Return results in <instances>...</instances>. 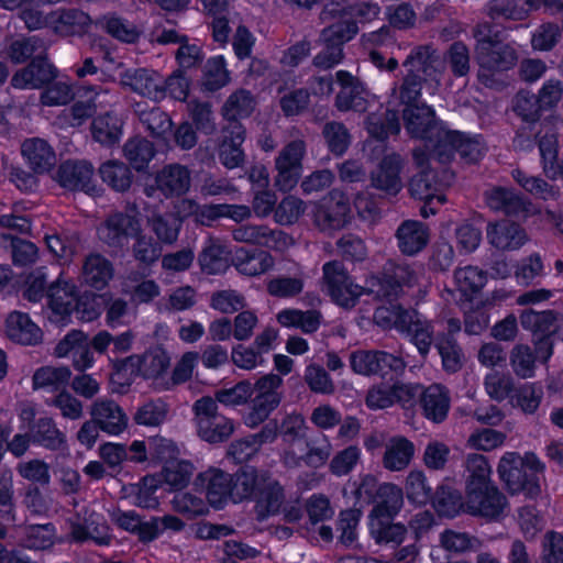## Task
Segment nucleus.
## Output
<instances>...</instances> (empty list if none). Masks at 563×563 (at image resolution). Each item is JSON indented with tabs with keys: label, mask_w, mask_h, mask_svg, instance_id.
<instances>
[{
	"label": "nucleus",
	"mask_w": 563,
	"mask_h": 563,
	"mask_svg": "<svg viewBox=\"0 0 563 563\" xmlns=\"http://www.w3.org/2000/svg\"><path fill=\"white\" fill-rule=\"evenodd\" d=\"M472 35L475 40V59L478 65L477 79L487 88L500 90L508 84L507 73L518 63V52L512 43L493 33L489 22L477 23Z\"/></svg>",
	"instance_id": "1"
},
{
	"label": "nucleus",
	"mask_w": 563,
	"mask_h": 563,
	"mask_svg": "<svg viewBox=\"0 0 563 563\" xmlns=\"http://www.w3.org/2000/svg\"><path fill=\"white\" fill-rule=\"evenodd\" d=\"M543 465L532 453L521 456L517 452H506L499 460L497 473L511 495L523 493L528 498L541 494L539 474Z\"/></svg>",
	"instance_id": "2"
},
{
	"label": "nucleus",
	"mask_w": 563,
	"mask_h": 563,
	"mask_svg": "<svg viewBox=\"0 0 563 563\" xmlns=\"http://www.w3.org/2000/svg\"><path fill=\"white\" fill-rule=\"evenodd\" d=\"M141 232L142 224L135 203L128 206L126 211L111 212L97 228L99 241L114 250H122Z\"/></svg>",
	"instance_id": "3"
},
{
	"label": "nucleus",
	"mask_w": 563,
	"mask_h": 563,
	"mask_svg": "<svg viewBox=\"0 0 563 563\" xmlns=\"http://www.w3.org/2000/svg\"><path fill=\"white\" fill-rule=\"evenodd\" d=\"M307 154V142L302 135H295L279 151L275 158L274 185L280 191H290L298 184Z\"/></svg>",
	"instance_id": "4"
},
{
	"label": "nucleus",
	"mask_w": 563,
	"mask_h": 563,
	"mask_svg": "<svg viewBox=\"0 0 563 563\" xmlns=\"http://www.w3.org/2000/svg\"><path fill=\"white\" fill-rule=\"evenodd\" d=\"M466 514L481 517L489 521H497L506 517L509 503L506 495L495 485L467 490Z\"/></svg>",
	"instance_id": "5"
},
{
	"label": "nucleus",
	"mask_w": 563,
	"mask_h": 563,
	"mask_svg": "<svg viewBox=\"0 0 563 563\" xmlns=\"http://www.w3.org/2000/svg\"><path fill=\"white\" fill-rule=\"evenodd\" d=\"M231 233L236 242L267 247L277 252H284L294 244L290 235L265 224L239 225Z\"/></svg>",
	"instance_id": "6"
},
{
	"label": "nucleus",
	"mask_w": 563,
	"mask_h": 563,
	"mask_svg": "<svg viewBox=\"0 0 563 563\" xmlns=\"http://www.w3.org/2000/svg\"><path fill=\"white\" fill-rule=\"evenodd\" d=\"M320 20L328 24L320 34L321 43H333L343 48L358 32L355 20L349 16V12L342 8L327 5L320 12Z\"/></svg>",
	"instance_id": "7"
},
{
	"label": "nucleus",
	"mask_w": 563,
	"mask_h": 563,
	"mask_svg": "<svg viewBox=\"0 0 563 563\" xmlns=\"http://www.w3.org/2000/svg\"><path fill=\"white\" fill-rule=\"evenodd\" d=\"M335 79L340 86V91L334 100L335 108L340 112L364 113L369 104L368 92L364 84L346 70L336 71Z\"/></svg>",
	"instance_id": "8"
},
{
	"label": "nucleus",
	"mask_w": 563,
	"mask_h": 563,
	"mask_svg": "<svg viewBox=\"0 0 563 563\" xmlns=\"http://www.w3.org/2000/svg\"><path fill=\"white\" fill-rule=\"evenodd\" d=\"M170 365V357L161 347H154L139 355H130L122 362V368L117 373L120 377L122 371H130L145 379H156L163 376Z\"/></svg>",
	"instance_id": "9"
},
{
	"label": "nucleus",
	"mask_w": 563,
	"mask_h": 563,
	"mask_svg": "<svg viewBox=\"0 0 563 563\" xmlns=\"http://www.w3.org/2000/svg\"><path fill=\"white\" fill-rule=\"evenodd\" d=\"M404 162L396 153L385 155L369 174L371 187L387 197L397 196L402 189L401 170Z\"/></svg>",
	"instance_id": "10"
},
{
	"label": "nucleus",
	"mask_w": 563,
	"mask_h": 563,
	"mask_svg": "<svg viewBox=\"0 0 563 563\" xmlns=\"http://www.w3.org/2000/svg\"><path fill=\"white\" fill-rule=\"evenodd\" d=\"M407 71L419 74L427 81L440 85L441 57L439 51L432 44L415 46L402 63Z\"/></svg>",
	"instance_id": "11"
},
{
	"label": "nucleus",
	"mask_w": 563,
	"mask_h": 563,
	"mask_svg": "<svg viewBox=\"0 0 563 563\" xmlns=\"http://www.w3.org/2000/svg\"><path fill=\"white\" fill-rule=\"evenodd\" d=\"M58 76L57 68L49 63L47 55L34 58L29 65L19 69L11 78V86L16 89H42Z\"/></svg>",
	"instance_id": "12"
},
{
	"label": "nucleus",
	"mask_w": 563,
	"mask_h": 563,
	"mask_svg": "<svg viewBox=\"0 0 563 563\" xmlns=\"http://www.w3.org/2000/svg\"><path fill=\"white\" fill-rule=\"evenodd\" d=\"M124 88L153 101L163 99L164 78L155 70L147 68L128 69L120 75Z\"/></svg>",
	"instance_id": "13"
},
{
	"label": "nucleus",
	"mask_w": 563,
	"mask_h": 563,
	"mask_svg": "<svg viewBox=\"0 0 563 563\" xmlns=\"http://www.w3.org/2000/svg\"><path fill=\"white\" fill-rule=\"evenodd\" d=\"M196 486L206 490V497L214 508H222L228 501H232V474L217 467H210L198 474Z\"/></svg>",
	"instance_id": "14"
},
{
	"label": "nucleus",
	"mask_w": 563,
	"mask_h": 563,
	"mask_svg": "<svg viewBox=\"0 0 563 563\" xmlns=\"http://www.w3.org/2000/svg\"><path fill=\"white\" fill-rule=\"evenodd\" d=\"M402 120L405 129L412 137L424 141H432V133L441 124L435 119L434 110L424 102L405 107Z\"/></svg>",
	"instance_id": "15"
},
{
	"label": "nucleus",
	"mask_w": 563,
	"mask_h": 563,
	"mask_svg": "<svg viewBox=\"0 0 563 563\" xmlns=\"http://www.w3.org/2000/svg\"><path fill=\"white\" fill-rule=\"evenodd\" d=\"M55 180L64 188L69 190H82L93 192V167L85 161H66L59 165Z\"/></svg>",
	"instance_id": "16"
},
{
	"label": "nucleus",
	"mask_w": 563,
	"mask_h": 563,
	"mask_svg": "<svg viewBox=\"0 0 563 563\" xmlns=\"http://www.w3.org/2000/svg\"><path fill=\"white\" fill-rule=\"evenodd\" d=\"M155 184L165 198L181 197L190 190L191 172L185 165L170 163L156 173Z\"/></svg>",
	"instance_id": "17"
},
{
	"label": "nucleus",
	"mask_w": 563,
	"mask_h": 563,
	"mask_svg": "<svg viewBox=\"0 0 563 563\" xmlns=\"http://www.w3.org/2000/svg\"><path fill=\"white\" fill-rule=\"evenodd\" d=\"M90 417L100 430L111 435L122 433L128 427V417L123 409L112 399H96L89 408Z\"/></svg>",
	"instance_id": "18"
},
{
	"label": "nucleus",
	"mask_w": 563,
	"mask_h": 563,
	"mask_svg": "<svg viewBox=\"0 0 563 563\" xmlns=\"http://www.w3.org/2000/svg\"><path fill=\"white\" fill-rule=\"evenodd\" d=\"M486 238L488 243L499 251H515L528 242L526 230L509 220H499L487 224Z\"/></svg>",
	"instance_id": "19"
},
{
	"label": "nucleus",
	"mask_w": 563,
	"mask_h": 563,
	"mask_svg": "<svg viewBox=\"0 0 563 563\" xmlns=\"http://www.w3.org/2000/svg\"><path fill=\"white\" fill-rule=\"evenodd\" d=\"M410 195L419 200L424 201L421 208V214L428 217V211L434 214V203L442 205L445 202V196L441 191V184L437 181L433 170H420L409 183Z\"/></svg>",
	"instance_id": "20"
},
{
	"label": "nucleus",
	"mask_w": 563,
	"mask_h": 563,
	"mask_svg": "<svg viewBox=\"0 0 563 563\" xmlns=\"http://www.w3.org/2000/svg\"><path fill=\"white\" fill-rule=\"evenodd\" d=\"M253 500L255 501L254 511L260 521L280 511L285 503V490L269 471Z\"/></svg>",
	"instance_id": "21"
},
{
	"label": "nucleus",
	"mask_w": 563,
	"mask_h": 563,
	"mask_svg": "<svg viewBox=\"0 0 563 563\" xmlns=\"http://www.w3.org/2000/svg\"><path fill=\"white\" fill-rule=\"evenodd\" d=\"M350 205L343 196H331L313 214V223L323 232L343 229L349 222Z\"/></svg>",
	"instance_id": "22"
},
{
	"label": "nucleus",
	"mask_w": 563,
	"mask_h": 563,
	"mask_svg": "<svg viewBox=\"0 0 563 563\" xmlns=\"http://www.w3.org/2000/svg\"><path fill=\"white\" fill-rule=\"evenodd\" d=\"M48 306L52 310V320L64 322L73 312L77 301L76 286L59 276L47 288Z\"/></svg>",
	"instance_id": "23"
},
{
	"label": "nucleus",
	"mask_w": 563,
	"mask_h": 563,
	"mask_svg": "<svg viewBox=\"0 0 563 563\" xmlns=\"http://www.w3.org/2000/svg\"><path fill=\"white\" fill-rule=\"evenodd\" d=\"M416 454V446L405 435H393L387 439L382 456V466L389 472H404L407 470Z\"/></svg>",
	"instance_id": "24"
},
{
	"label": "nucleus",
	"mask_w": 563,
	"mask_h": 563,
	"mask_svg": "<svg viewBox=\"0 0 563 563\" xmlns=\"http://www.w3.org/2000/svg\"><path fill=\"white\" fill-rule=\"evenodd\" d=\"M374 507L369 512L373 520H389L395 517L404 505L402 489L393 483L380 484L373 497Z\"/></svg>",
	"instance_id": "25"
},
{
	"label": "nucleus",
	"mask_w": 563,
	"mask_h": 563,
	"mask_svg": "<svg viewBox=\"0 0 563 563\" xmlns=\"http://www.w3.org/2000/svg\"><path fill=\"white\" fill-rule=\"evenodd\" d=\"M113 276V264L106 256L95 252L85 256L80 273L82 284L96 290H102L108 286Z\"/></svg>",
	"instance_id": "26"
},
{
	"label": "nucleus",
	"mask_w": 563,
	"mask_h": 563,
	"mask_svg": "<svg viewBox=\"0 0 563 563\" xmlns=\"http://www.w3.org/2000/svg\"><path fill=\"white\" fill-rule=\"evenodd\" d=\"M520 323L532 336L556 338L563 329V316L552 310H526L520 314Z\"/></svg>",
	"instance_id": "27"
},
{
	"label": "nucleus",
	"mask_w": 563,
	"mask_h": 563,
	"mask_svg": "<svg viewBox=\"0 0 563 563\" xmlns=\"http://www.w3.org/2000/svg\"><path fill=\"white\" fill-rule=\"evenodd\" d=\"M401 331L417 347L419 354L426 358L434 341L433 325L430 321L419 318L416 311L404 313L400 319Z\"/></svg>",
	"instance_id": "28"
},
{
	"label": "nucleus",
	"mask_w": 563,
	"mask_h": 563,
	"mask_svg": "<svg viewBox=\"0 0 563 563\" xmlns=\"http://www.w3.org/2000/svg\"><path fill=\"white\" fill-rule=\"evenodd\" d=\"M21 153L29 168L35 174L47 173L56 164L53 147L40 137L25 140L21 145Z\"/></svg>",
	"instance_id": "29"
},
{
	"label": "nucleus",
	"mask_w": 563,
	"mask_h": 563,
	"mask_svg": "<svg viewBox=\"0 0 563 563\" xmlns=\"http://www.w3.org/2000/svg\"><path fill=\"white\" fill-rule=\"evenodd\" d=\"M268 471L244 466L232 474V503L253 500Z\"/></svg>",
	"instance_id": "30"
},
{
	"label": "nucleus",
	"mask_w": 563,
	"mask_h": 563,
	"mask_svg": "<svg viewBox=\"0 0 563 563\" xmlns=\"http://www.w3.org/2000/svg\"><path fill=\"white\" fill-rule=\"evenodd\" d=\"M395 236L399 251L408 256L421 252L429 242L428 228L416 220L404 221L396 230Z\"/></svg>",
	"instance_id": "31"
},
{
	"label": "nucleus",
	"mask_w": 563,
	"mask_h": 563,
	"mask_svg": "<svg viewBox=\"0 0 563 563\" xmlns=\"http://www.w3.org/2000/svg\"><path fill=\"white\" fill-rule=\"evenodd\" d=\"M487 206L507 216H521L527 213V201L514 189L495 186L484 194Z\"/></svg>",
	"instance_id": "32"
},
{
	"label": "nucleus",
	"mask_w": 563,
	"mask_h": 563,
	"mask_svg": "<svg viewBox=\"0 0 563 563\" xmlns=\"http://www.w3.org/2000/svg\"><path fill=\"white\" fill-rule=\"evenodd\" d=\"M224 131L225 135L220 145L219 158L227 168H236L244 162V152L241 145L245 139V129L241 123H229Z\"/></svg>",
	"instance_id": "33"
},
{
	"label": "nucleus",
	"mask_w": 563,
	"mask_h": 563,
	"mask_svg": "<svg viewBox=\"0 0 563 563\" xmlns=\"http://www.w3.org/2000/svg\"><path fill=\"white\" fill-rule=\"evenodd\" d=\"M5 332L10 340L24 345H34L42 339L40 328L31 321L26 313L19 311H13L8 316Z\"/></svg>",
	"instance_id": "34"
},
{
	"label": "nucleus",
	"mask_w": 563,
	"mask_h": 563,
	"mask_svg": "<svg viewBox=\"0 0 563 563\" xmlns=\"http://www.w3.org/2000/svg\"><path fill=\"white\" fill-rule=\"evenodd\" d=\"M70 536L75 541L92 540L99 545H107L111 540L107 525L100 516L91 512L88 517L71 523Z\"/></svg>",
	"instance_id": "35"
},
{
	"label": "nucleus",
	"mask_w": 563,
	"mask_h": 563,
	"mask_svg": "<svg viewBox=\"0 0 563 563\" xmlns=\"http://www.w3.org/2000/svg\"><path fill=\"white\" fill-rule=\"evenodd\" d=\"M465 493L494 484L492 481V466L487 456L479 453H470L464 460Z\"/></svg>",
	"instance_id": "36"
},
{
	"label": "nucleus",
	"mask_w": 563,
	"mask_h": 563,
	"mask_svg": "<svg viewBox=\"0 0 563 563\" xmlns=\"http://www.w3.org/2000/svg\"><path fill=\"white\" fill-rule=\"evenodd\" d=\"M420 402L428 419L441 422L450 408L449 391L440 384L430 385L422 391Z\"/></svg>",
	"instance_id": "37"
},
{
	"label": "nucleus",
	"mask_w": 563,
	"mask_h": 563,
	"mask_svg": "<svg viewBox=\"0 0 563 563\" xmlns=\"http://www.w3.org/2000/svg\"><path fill=\"white\" fill-rule=\"evenodd\" d=\"M278 323L286 328H298L306 334L314 333L321 325L323 316L319 310L284 309L276 316Z\"/></svg>",
	"instance_id": "38"
},
{
	"label": "nucleus",
	"mask_w": 563,
	"mask_h": 563,
	"mask_svg": "<svg viewBox=\"0 0 563 563\" xmlns=\"http://www.w3.org/2000/svg\"><path fill=\"white\" fill-rule=\"evenodd\" d=\"M48 43L37 35L14 40L8 49L10 59L22 64L27 59L41 58L47 55Z\"/></svg>",
	"instance_id": "39"
},
{
	"label": "nucleus",
	"mask_w": 563,
	"mask_h": 563,
	"mask_svg": "<svg viewBox=\"0 0 563 563\" xmlns=\"http://www.w3.org/2000/svg\"><path fill=\"white\" fill-rule=\"evenodd\" d=\"M71 379V371L68 366H42L32 377L33 389L63 390Z\"/></svg>",
	"instance_id": "40"
},
{
	"label": "nucleus",
	"mask_w": 563,
	"mask_h": 563,
	"mask_svg": "<svg viewBox=\"0 0 563 563\" xmlns=\"http://www.w3.org/2000/svg\"><path fill=\"white\" fill-rule=\"evenodd\" d=\"M428 84L427 78H422L419 74L412 70L406 71L401 81L391 89L390 97L405 107L421 103L422 88Z\"/></svg>",
	"instance_id": "41"
},
{
	"label": "nucleus",
	"mask_w": 563,
	"mask_h": 563,
	"mask_svg": "<svg viewBox=\"0 0 563 563\" xmlns=\"http://www.w3.org/2000/svg\"><path fill=\"white\" fill-rule=\"evenodd\" d=\"M461 141V133L457 131L446 130L440 124L432 133V141H426V146L431 148L432 156L441 163H448L457 152V143Z\"/></svg>",
	"instance_id": "42"
},
{
	"label": "nucleus",
	"mask_w": 563,
	"mask_h": 563,
	"mask_svg": "<svg viewBox=\"0 0 563 563\" xmlns=\"http://www.w3.org/2000/svg\"><path fill=\"white\" fill-rule=\"evenodd\" d=\"M99 175L103 183L119 192L129 190L133 180V174L129 166L117 159H110L101 164Z\"/></svg>",
	"instance_id": "43"
},
{
	"label": "nucleus",
	"mask_w": 563,
	"mask_h": 563,
	"mask_svg": "<svg viewBox=\"0 0 563 563\" xmlns=\"http://www.w3.org/2000/svg\"><path fill=\"white\" fill-rule=\"evenodd\" d=\"M93 139L100 144L112 146L122 135V120L112 112H107L93 119L91 124Z\"/></svg>",
	"instance_id": "44"
},
{
	"label": "nucleus",
	"mask_w": 563,
	"mask_h": 563,
	"mask_svg": "<svg viewBox=\"0 0 563 563\" xmlns=\"http://www.w3.org/2000/svg\"><path fill=\"white\" fill-rule=\"evenodd\" d=\"M454 280L457 289L466 299H473L486 285L487 274L476 266L456 268Z\"/></svg>",
	"instance_id": "45"
},
{
	"label": "nucleus",
	"mask_w": 563,
	"mask_h": 563,
	"mask_svg": "<svg viewBox=\"0 0 563 563\" xmlns=\"http://www.w3.org/2000/svg\"><path fill=\"white\" fill-rule=\"evenodd\" d=\"M98 24L113 38L128 44L137 42L142 34L136 24L115 14L102 16Z\"/></svg>",
	"instance_id": "46"
},
{
	"label": "nucleus",
	"mask_w": 563,
	"mask_h": 563,
	"mask_svg": "<svg viewBox=\"0 0 563 563\" xmlns=\"http://www.w3.org/2000/svg\"><path fill=\"white\" fill-rule=\"evenodd\" d=\"M275 265L274 257L265 251L247 252L240 250L236 253V267L247 276H257L271 271Z\"/></svg>",
	"instance_id": "47"
},
{
	"label": "nucleus",
	"mask_w": 563,
	"mask_h": 563,
	"mask_svg": "<svg viewBox=\"0 0 563 563\" xmlns=\"http://www.w3.org/2000/svg\"><path fill=\"white\" fill-rule=\"evenodd\" d=\"M34 442L49 450H59L66 443L65 434L56 427L49 417L40 418L32 428Z\"/></svg>",
	"instance_id": "48"
},
{
	"label": "nucleus",
	"mask_w": 563,
	"mask_h": 563,
	"mask_svg": "<svg viewBox=\"0 0 563 563\" xmlns=\"http://www.w3.org/2000/svg\"><path fill=\"white\" fill-rule=\"evenodd\" d=\"M134 112L153 136H163L172 129L170 118L159 108L147 109L146 104L139 102L134 106Z\"/></svg>",
	"instance_id": "49"
},
{
	"label": "nucleus",
	"mask_w": 563,
	"mask_h": 563,
	"mask_svg": "<svg viewBox=\"0 0 563 563\" xmlns=\"http://www.w3.org/2000/svg\"><path fill=\"white\" fill-rule=\"evenodd\" d=\"M255 107L252 93L245 89H239L229 96L222 107V114L230 123H240L238 120L249 117Z\"/></svg>",
	"instance_id": "50"
},
{
	"label": "nucleus",
	"mask_w": 563,
	"mask_h": 563,
	"mask_svg": "<svg viewBox=\"0 0 563 563\" xmlns=\"http://www.w3.org/2000/svg\"><path fill=\"white\" fill-rule=\"evenodd\" d=\"M148 224L161 243L173 245L177 242L181 224L173 213L155 212L148 218Z\"/></svg>",
	"instance_id": "51"
},
{
	"label": "nucleus",
	"mask_w": 563,
	"mask_h": 563,
	"mask_svg": "<svg viewBox=\"0 0 563 563\" xmlns=\"http://www.w3.org/2000/svg\"><path fill=\"white\" fill-rule=\"evenodd\" d=\"M435 347L441 356L442 367L446 373L453 374L462 369L465 356L457 341L450 335H440Z\"/></svg>",
	"instance_id": "52"
},
{
	"label": "nucleus",
	"mask_w": 563,
	"mask_h": 563,
	"mask_svg": "<svg viewBox=\"0 0 563 563\" xmlns=\"http://www.w3.org/2000/svg\"><path fill=\"white\" fill-rule=\"evenodd\" d=\"M528 2L529 0H526V3ZM485 10L487 16L495 21H521L528 15L523 0H489Z\"/></svg>",
	"instance_id": "53"
},
{
	"label": "nucleus",
	"mask_w": 563,
	"mask_h": 563,
	"mask_svg": "<svg viewBox=\"0 0 563 563\" xmlns=\"http://www.w3.org/2000/svg\"><path fill=\"white\" fill-rule=\"evenodd\" d=\"M432 504L440 516L453 518L466 512V499L463 501L460 492L448 486L438 487Z\"/></svg>",
	"instance_id": "54"
},
{
	"label": "nucleus",
	"mask_w": 563,
	"mask_h": 563,
	"mask_svg": "<svg viewBox=\"0 0 563 563\" xmlns=\"http://www.w3.org/2000/svg\"><path fill=\"white\" fill-rule=\"evenodd\" d=\"M125 158L137 172L143 170L155 156L152 142L144 137L130 139L123 146Z\"/></svg>",
	"instance_id": "55"
},
{
	"label": "nucleus",
	"mask_w": 563,
	"mask_h": 563,
	"mask_svg": "<svg viewBox=\"0 0 563 563\" xmlns=\"http://www.w3.org/2000/svg\"><path fill=\"white\" fill-rule=\"evenodd\" d=\"M537 358L528 344H516L509 353V364L514 374L522 379L534 376Z\"/></svg>",
	"instance_id": "56"
},
{
	"label": "nucleus",
	"mask_w": 563,
	"mask_h": 563,
	"mask_svg": "<svg viewBox=\"0 0 563 563\" xmlns=\"http://www.w3.org/2000/svg\"><path fill=\"white\" fill-rule=\"evenodd\" d=\"M322 136L328 150L335 156H342L351 145L352 135L339 121H329L322 128Z\"/></svg>",
	"instance_id": "57"
},
{
	"label": "nucleus",
	"mask_w": 563,
	"mask_h": 563,
	"mask_svg": "<svg viewBox=\"0 0 563 563\" xmlns=\"http://www.w3.org/2000/svg\"><path fill=\"white\" fill-rule=\"evenodd\" d=\"M364 295L373 296L378 300L391 301L400 296V287L385 271L380 276H371L365 280Z\"/></svg>",
	"instance_id": "58"
},
{
	"label": "nucleus",
	"mask_w": 563,
	"mask_h": 563,
	"mask_svg": "<svg viewBox=\"0 0 563 563\" xmlns=\"http://www.w3.org/2000/svg\"><path fill=\"white\" fill-rule=\"evenodd\" d=\"M90 22V16L84 11L67 9L59 12L55 31L63 35L80 34L86 31Z\"/></svg>",
	"instance_id": "59"
},
{
	"label": "nucleus",
	"mask_w": 563,
	"mask_h": 563,
	"mask_svg": "<svg viewBox=\"0 0 563 563\" xmlns=\"http://www.w3.org/2000/svg\"><path fill=\"white\" fill-rule=\"evenodd\" d=\"M194 465L187 461L168 462L161 474V481L166 483L172 489H183L188 485L194 474Z\"/></svg>",
	"instance_id": "60"
},
{
	"label": "nucleus",
	"mask_w": 563,
	"mask_h": 563,
	"mask_svg": "<svg viewBox=\"0 0 563 563\" xmlns=\"http://www.w3.org/2000/svg\"><path fill=\"white\" fill-rule=\"evenodd\" d=\"M371 533L377 543L400 545L405 542L408 529L402 523L384 522V520H373L371 522Z\"/></svg>",
	"instance_id": "61"
},
{
	"label": "nucleus",
	"mask_w": 563,
	"mask_h": 563,
	"mask_svg": "<svg viewBox=\"0 0 563 563\" xmlns=\"http://www.w3.org/2000/svg\"><path fill=\"white\" fill-rule=\"evenodd\" d=\"M405 490L407 498L418 505H426L432 498V488L428 484L426 474L420 470H412L408 473Z\"/></svg>",
	"instance_id": "62"
},
{
	"label": "nucleus",
	"mask_w": 563,
	"mask_h": 563,
	"mask_svg": "<svg viewBox=\"0 0 563 563\" xmlns=\"http://www.w3.org/2000/svg\"><path fill=\"white\" fill-rule=\"evenodd\" d=\"M440 544L448 552L464 553L477 550L482 542L466 532L446 529L440 534Z\"/></svg>",
	"instance_id": "63"
},
{
	"label": "nucleus",
	"mask_w": 563,
	"mask_h": 563,
	"mask_svg": "<svg viewBox=\"0 0 563 563\" xmlns=\"http://www.w3.org/2000/svg\"><path fill=\"white\" fill-rule=\"evenodd\" d=\"M197 429L198 434L205 441L210 443H219L231 437L234 431V426L231 419L221 415L208 422L201 423V426Z\"/></svg>",
	"instance_id": "64"
}]
</instances>
